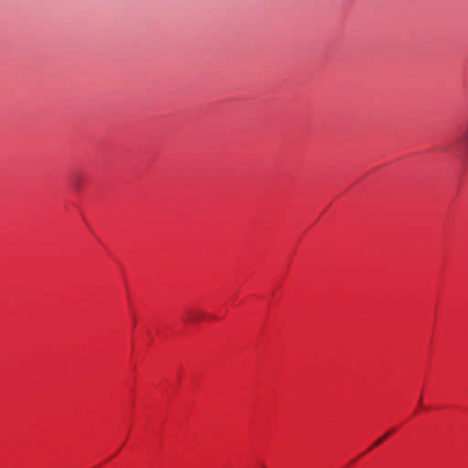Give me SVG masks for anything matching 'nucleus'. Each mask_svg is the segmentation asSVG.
Listing matches in <instances>:
<instances>
[{
    "label": "nucleus",
    "instance_id": "obj_4",
    "mask_svg": "<svg viewBox=\"0 0 468 468\" xmlns=\"http://www.w3.org/2000/svg\"><path fill=\"white\" fill-rule=\"evenodd\" d=\"M389 436V433H385L382 437L378 439L373 444L372 447H377L379 444H381Z\"/></svg>",
    "mask_w": 468,
    "mask_h": 468
},
{
    "label": "nucleus",
    "instance_id": "obj_2",
    "mask_svg": "<svg viewBox=\"0 0 468 468\" xmlns=\"http://www.w3.org/2000/svg\"><path fill=\"white\" fill-rule=\"evenodd\" d=\"M70 183L74 188L79 189L82 183L81 176L80 175H72L70 177Z\"/></svg>",
    "mask_w": 468,
    "mask_h": 468
},
{
    "label": "nucleus",
    "instance_id": "obj_3",
    "mask_svg": "<svg viewBox=\"0 0 468 468\" xmlns=\"http://www.w3.org/2000/svg\"><path fill=\"white\" fill-rule=\"evenodd\" d=\"M202 316H203V314L201 313L193 311V312L188 313L187 319L190 322H195V321H197L198 319H201Z\"/></svg>",
    "mask_w": 468,
    "mask_h": 468
},
{
    "label": "nucleus",
    "instance_id": "obj_5",
    "mask_svg": "<svg viewBox=\"0 0 468 468\" xmlns=\"http://www.w3.org/2000/svg\"><path fill=\"white\" fill-rule=\"evenodd\" d=\"M262 468H266V466L263 465Z\"/></svg>",
    "mask_w": 468,
    "mask_h": 468
},
{
    "label": "nucleus",
    "instance_id": "obj_1",
    "mask_svg": "<svg viewBox=\"0 0 468 468\" xmlns=\"http://www.w3.org/2000/svg\"><path fill=\"white\" fill-rule=\"evenodd\" d=\"M460 146L468 153V122L462 136L458 139Z\"/></svg>",
    "mask_w": 468,
    "mask_h": 468
}]
</instances>
